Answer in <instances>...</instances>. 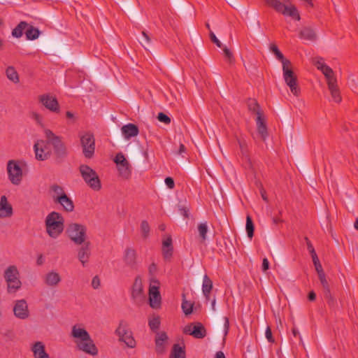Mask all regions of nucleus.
I'll use <instances>...</instances> for the list:
<instances>
[{"mask_svg": "<svg viewBox=\"0 0 358 358\" xmlns=\"http://www.w3.org/2000/svg\"><path fill=\"white\" fill-rule=\"evenodd\" d=\"M50 190L53 193L52 198H53V200L55 202L58 201V198L59 196L66 195L62 187H61L57 184L52 185L50 187Z\"/></svg>", "mask_w": 358, "mask_h": 358, "instance_id": "c9c22d12", "label": "nucleus"}, {"mask_svg": "<svg viewBox=\"0 0 358 358\" xmlns=\"http://www.w3.org/2000/svg\"><path fill=\"white\" fill-rule=\"evenodd\" d=\"M44 143L45 142L43 141H40L34 144L36 158L38 160L44 161L48 159L50 155L48 151H45L43 148Z\"/></svg>", "mask_w": 358, "mask_h": 358, "instance_id": "412c9836", "label": "nucleus"}, {"mask_svg": "<svg viewBox=\"0 0 358 358\" xmlns=\"http://www.w3.org/2000/svg\"><path fill=\"white\" fill-rule=\"evenodd\" d=\"M169 358H186L185 348L180 347L178 344H174L170 353Z\"/></svg>", "mask_w": 358, "mask_h": 358, "instance_id": "c756f323", "label": "nucleus"}, {"mask_svg": "<svg viewBox=\"0 0 358 358\" xmlns=\"http://www.w3.org/2000/svg\"><path fill=\"white\" fill-rule=\"evenodd\" d=\"M13 210L6 196H1L0 199V218L10 217Z\"/></svg>", "mask_w": 358, "mask_h": 358, "instance_id": "a211bd4d", "label": "nucleus"}, {"mask_svg": "<svg viewBox=\"0 0 358 358\" xmlns=\"http://www.w3.org/2000/svg\"><path fill=\"white\" fill-rule=\"evenodd\" d=\"M157 271V265L155 263H152L149 266V272L151 274H154Z\"/></svg>", "mask_w": 358, "mask_h": 358, "instance_id": "69168bd1", "label": "nucleus"}, {"mask_svg": "<svg viewBox=\"0 0 358 358\" xmlns=\"http://www.w3.org/2000/svg\"><path fill=\"white\" fill-rule=\"evenodd\" d=\"M265 3L275 10L284 15L292 17L299 21L301 17L296 8L294 5L286 6L278 0H264Z\"/></svg>", "mask_w": 358, "mask_h": 358, "instance_id": "6e6552de", "label": "nucleus"}, {"mask_svg": "<svg viewBox=\"0 0 358 358\" xmlns=\"http://www.w3.org/2000/svg\"><path fill=\"white\" fill-rule=\"evenodd\" d=\"M224 336H226L228 334L229 329V321L228 317H224Z\"/></svg>", "mask_w": 358, "mask_h": 358, "instance_id": "680f3d73", "label": "nucleus"}, {"mask_svg": "<svg viewBox=\"0 0 358 358\" xmlns=\"http://www.w3.org/2000/svg\"><path fill=\"white\" fill-rule=\"evenodd\" d=\"M162 250L164 259H169L172 257L173 248H166L162 246Z\"/></svg>", "mask_w": 358, "mask_h": 358, "instance_id": "09e8293b", "label": "nucleus"}, {"mask_svg": "<svg viewBox=\"0 0 358 358\" xmlns=\"http://www.w3.org/2000/svg\"><path fill=\"white\" fill-rule=\"evenodd\" d=\"M314 63L318 70H321L323 68V66H325L327 65L324 62V59L322 57H316L315 59Z\"/></svg>", "mask_w": 358, "mask_h": 358, "instance_id": "3c124183", "label": "nucleus"}, {"mask_svg": "<svg viewBox=\"0 0 358 358\" xmlns=\"http://www.w3.org/2000/svg\"><path fill=\"white\" fill-rule=\"evenodd\" d=\"M197 229L201 241H205L206 240V234L208 232L207 223L203 222L199 224Z\"/></svg>", "mask_w": 358, "mask_h": 358, "instance_id": "a19ab883", "label": "nucleus"}, {"mask_svg": "<svg viewBox=\"0 0 358 358\" xmlns=\"http://www.w3.org/2000/svg\"><path fill=\"white\" fill-rule=\"evenodd\" d=\"M185 296L182 294V309L185 315H189L192 312L193 303L190 301H188L185 299Z\"/></svg>", "mask_w": 358, "mask_h": 358, "instance_id": "58836bf2", "label": "nucleus"}, {"mask_svg": "<svg viewBox=\"0 0 358 358\" xmlns=\"http://www.w3.org/2000/svg\"><path fill=\"white\" fill-rule=\"evenodd\" d=\"M258 134L264 141L268 136L267 127L264 122L262 114H258L256 119Z\"/></svg>", "mask_w": 358, "mask_h": 358, "instance_id": "5701e85b", "label": "nucleus"}, {"mask_svg": "<svg viewBox=\"0 0 358 358\" xmlns=\"http://www.w3.org/2000/svg\"><path fill=\"white\" fill-rule=\"evenodd\" d=\"M245 229L248 234V236L251 239L254 236L255 227L252 220L250 215H248L246 217Z\"/></svg>", "mask_w": 358, "mask_h": 358, "instance_id": "4c0bfd02", "label": "nucleus"}, {"mask_svg": "<svg viewBox=\"0 0 358 358\" xmlns=\"http://www.w3.org/2000/svg\"><path fill=\"white\" fill-rule=\"evenodd\" d=\"M91 243L90 241L85 242L78 250V259L82 264L83 266H85L89 262L91 256Z\"/></svg>", "mask_w": 358, "mask_h": 358, "instance_id": "4468645a", "label": "nucleus"}, {"mask_svg": "<svg viewBox=\"0 0 358 358\" xmlns=\"http://www.w3.org/2000/svg\"><path fill=\"white\" fill-rule=\"evenodd\" d=\"M100 285V280L98 276H94L92 280V286L94 289H97Z\"/></svg>", "mask_w": 358, "mask_h": 358, "instance_id": "13d9d810", "label": "nucleus"}, {"mask_svg": "<svg viewBox=\"0 0 358 358\" xmlns=\"http://www.w3.org/2000/svg\"><path fill=\"white\" fill-rule=\"evenodd\" d=\"M83 152L86 158L91 159L94 154L95 140L94 135L90 132H85L80 135Z\"/></svg>", "mask_w": 358, "mask_h": 358, "instance_id": "1a4fd4ad", "label": "nucleus"}, {"mask_svg": "<svg viewBox=\"0 0 358 358\" xmlns=\"http://www.w3.org/2000/svg\"><path fill=\"white\" fill-rule=\"evenodd\" d=\"M183 332L186 334L193 336L196 338H203L206 335V329L200 322L192 323L185 326Z\"/></svg>", "mask_w": 358, "mask_h": 358, "instance_id": "ddd939ff", "label": "nucleus"}, {"mask_svg": "<svg viewBox=\"0 0 358 358\" xmlns=\"http://www.w3.org/2000/svg\"><path fill=\"white\" fill-rule=\"evenodd\" d=\"M56 202L59 203L66 212H72L74 209L73 201L66 194L59 196Z\"/></svg>", "mask_w": 358, "mask_h": 358, "instance_id": "393cba45", "label": "nucleus"}, {"mask_svg": "<svg viewBox=\"0 0 358 358\" xmlns=\"http://www.w3.org/2000/svg\"><path fill=\"white\" fill-rule=\"evenodd\" d=\"M223 52L226 60L229 63L232 64L234 62V57L231 50L227 47L224 46L223 48Z\"/></svg>", "mask_w": 358, "mask_h": 358, "instance_id": "a18cd8bd", "label": "nucleus"}, {"mask_svg": "<svg viewBox=\"0 0 358 358\" xmlns=\"http://www.w3.org/2000/svg\"><path fill=\"white\" fill-rule=\"evenodd\" d=\"M125 265L131 269H135L137 265V254L134 249L127 248L125 249L122 257Z\"/></svg>", "mask_w": 358, "mask_h": 358, "instance_id": "2eb2a0df", "label": "nucleus"}, {"mask_svg": "<svg viewBox=\"0 0 358 358\" xmlns=\"http://www.w3.org/2000/svg\"><path fill=\"white\" fill-rule=\"evenodd\" d=\"M150 306L152 308H157L161 303V296L159 287L156 285H150L149 289Z\"/></svg>", "mask_w": 358, "mask_h": 358, "instance_id": "f3484780", "label": "nucleus"}, {"mask_svg": "<svg viewBox=\"0 0 358 358\" xmlns=\"http://www.w3.org/2000/svg\"><path fill=\"white\" fill-rule=\"evenodd\" d=\"M131 296L135 301H141L144 299L142 279L136 276L132 286Z\"/></svg>", "mask_w": 358, "mask_h": 358, "instance_id": "dca6fc26", "label": "nucleus"}, {"mask_svg": "<svg viewBox=\"0 0 358 358\" xmlns=\"http://www.w3.org/2000/svg\"><path fill=\"white\" fill-rule=\"evenodd\" d=\"M6 75L7 78L13 83H18L20 82L19 75L13 66H9L6 69Z\"/></svg>", "mask_w": 358, "mask_h": 358, "instance_id": "7c9ffc66", "label": "nucleus"}, {"mask_svg": "<svg viewBox=\"0 0 358 358\" xmlns=\"http://www.w3.org/2000/svg\"><path fill=\"white\" fill-rule=\"evenodd\" d=\"M157 118L159 122H164L165 124H169L171 122L170 117L163 113H159L158 114Z\"/></svg>", "mask_w": 358, "mask_h": 358, "instance_id": "8fccbe9b", "label": "nucleus"}, {"mask_svg": "<svg viewBox=\"0 0 358 358\" xmlns=\"http://www.w3.org/2000/svg\"><path fill=\"white\" fill-rule=\"evenodd\" d=\"M162 246L166 248H173L172 238L170 236H167L163 240Z\"/></svg>", "mask_w": 358, "mask_h": 358, "instance_id": "6e6d98bb", "label": "nucleus"}, {"mask_svg": "<svg viewBox=\"0 0 358 358\" xmlns=\"http://www.w3.org/2000/svg\"><path fill=\"white\" fill-rule=\"evenodd\" d=\"M299 37L304 40L315 41L317 35L313 28L305 27L300 31Z\"/></svg>", "mask_w": 358, "mask_h": 358, "instance_id": "bb28decb", "label": "nucleus"}, {"mask_svg": "<svg viewBox=\"0 0 358 358\" xmlns=\"http://www.w3.org/2000/svg\"><path fill=\"white\" fill-rule=\"evenodd\" d=\"M269 49L275 56L276 59L279 60L282 64L289 61L288 59L285 58L282 53L280 51L278 46L275 43L270 45Z\"/></svg>", "mask_w": 358, "mask_h": 358, "instance_id": "72a5a7b5", "label": "nucleus"}, {"mask_svg": "<svg viewBox=\"0 0 358 358\" xmlns=\"http://www.w3.org/2000/svg\"><path fill=\"white\" fill-rule=\"evenodd\" d=\"M248 109L255 113L258 116V114H262L258 103L255 99H250L248 103Z\"/></svg>", "mask_w": 358, "mask_h": 358, "instance_id": "ea45409f", "label": "nucleus"}, {"mask_svg": "<svg viewBox=\"0 0 358 358\" xmlns=\"http://www.w3.org/2000/svg\"><path fill=\"white\" fill-rule=\"evenodd\" d=\"M115 163L117 164V166L125 164L127 162H128L126 158L124 157V155L122 152L117 153L114 159Z\"/></svg>", "mask_w": 358, "mask_h": 358, "instance_id": "de8ad7c7", "label": "nucleus"}, {"mask_svg": "<svg viewBox=\"0 0 358 358\" xmlns=\"http://www.w3.org/2000/svg\"><path fill=\"white\" fill-rule=\"evenodd\" d=\"M168 339L165 332L157 333L155 338L156 351L162 353L164 351V343Z\"/></svg>", "mask_w": 358, "mask_h": 358, "instance_id": "cd10ccee", "label": "nucleus"}, {"mask_svg": "<svg viewBox=\"0 0 358 358\" xmlns=\"http://www.w3.org/2000/svg\"><path fill=\"white\" fill-rule=\"evenodd\" d=\"M210 38L213 43L216 44V45L219 48H222V43L219 41V39L216 37L215 34L213 32H210Z\"/></svg>", "mask_w": 358, "mask_h": 358, "instance_id": "864d4df0", "label": "nucleus"}, {"mask_svg": "<svg viewBox=\"0 0 358 358\" xmlns=\"http://www.w3.org/2000/svg\"><path fill=\"white\" fill-rule=\"evenodd\" d=\"M320 283L322 284L324 289H325L327 292H329V285L327 280V278H325L323 279H320Z\"/></svg>", "mask_w": 358, "mask_h": 358, "instance_id": "bf43d9fd", "label": "nucleus"}, {"mask_svg": "<svg viewBox=\"0 0 358 358\" xmlns=\"http://www.w3.org/2000/svg\"><path fill=\"white\" fill-rule=\"evenodd\" d=\"M117 166V170L120 176L124 179H129L131 176V165L129 162L125 164H120Z\"/></svg>", "mask_w": 358, "mask_h": 358, "instance_id": "c85d7f7f", "label": "nucleus"}, {"mask_svg": "<svg viewBox=\"0 0 358 358\" xmlns=\"http://www.w3.org/2000/svg\"><path fill=\"white\" fill-rule=\"evenodd\" d=\"M141 231L142 233V236L144 238H147L149 236L150 233V226L147 221H142L141 224Z\"/></svg>", "mask_w": 358, "mask_h": 358, "instance_id": "c03bdc74", "label": "nucleus"}, {"mask_svg": "<svg viewBox=\"0 0 358 358\" xmlns=\"http://www.w3.org/2000/svg\"><path fill=\"white\" fill-rule=\"evenodd\" d=\"M150 328L152 331H156L159 328L160 326V318L159 316L153 317L150 318L148 322Z\"/></svg>", "mask_w": 358, "mask_h": 358, "instance_id": "37998d69", "label": "nucleus"}, {"mask_svg": "<svg viewBox=\"0 0 358 358\" xmlns=\"http://www.w3.org/2000/svg\"><path fill=\"white\" fill-rule=\"evenodd\" d=\"M141 34L142 36L141 38L139 39V42L145 50H148V48L151 43V38L145 31H142Z\"/></svg>", "mask_w": 358, "mask_h": 358, "instance_id": "79ce46f5", "label": "nucleus"}, {"mask_svg": "<svg viewBox=\"0 0 358 358\" xmlns=\"http://www.w3.org/2000/svg\"><path fill=\"white\" fill-rule=\"evenodd\" d=\"M308 299L310 301H314L315 299H316V294L315 293L313 292V291H311L310 292V293L308 294Z\"/></svg>", "mask_w": 358, "mask_h": 358, "instance_id": "774afa93", "label": "nucleus"}, {"mask_svg": "<svg viewBox=\"0 0 358 358\" xmlns=\"http://www.w3.org/2000/svg\"><path fill=\"white\" fill-rule=\"evenodd\" d=\"M44 134L47 143L52 145L53 148L62 143V138L55 135L51 130L46 129L44 131Z\"/></svg>", "mask_w": 358, "mask_h": 358, "instance_id": "b1692460", "label": "nucleus"}, {"mask_svg": "<svg viewBox=\"0 0 358 358\" xmlns=\"http://www.w3.org/2000/svg\"><path fill=\"white\" fill-rule=\"evenodd\" d=\"M53 149L57 158L63 159L67 155V150L63 142L56 145Z\"/></svg>", "mask_w": 358, "mask_h": 358, "instance_id": "f704fd0d", "label": "nucleus"}, {"mask_svg": "<svg viewBox=\"0 0 358 358\" xmlns=\"http://www.w3.org/2000/svg\"><path fill=\"white\" fill-rule=\"evenodd\" d=\"M324 76L327 79V83L328 86L331 84L337 83V80H336V78L334 75V72L333 70H332V73H327L324 75Z\"/></svg>", "mask_w": 358, "mask_h": 358, "instance_id": "49530a36", "label": "nucleus"}, {"mask_svg": "<svg viewBox=\"0 0 358 358\" xmlns=\"http://www.w3.org/2000/svg\"><path fill=\"white\" fill-rule=\"evenodd\" d=\"M28 26H29V24L26 22H24V21L20 22L16 26V27L13 29V31H12L13 36H14L15 38H20L22 36L24 31L28 27Z\"/></svg>", "mask_w": 358, "mask_h": 358, "instance_id": "473e14b6", "label": "nucleus"}, {"mask_svg": "<svg viewBox=\"0 0 358 358\" xmlns=\"http://www.w3.org/2000/svg\"><path fill=\"white\" fill-rule=\"evenodd\" d=\"M322 73L324 74V76L327 73H332V69L330 68L329 66L326 65L325 66H323V68L320 70Z\"/></svg>", "mask_w": 358, "mask_h": 358, "instance_id": "0e129e2a", "label": "nucleus"}, {"mask_svg": "<svg viewBox=\"0 0 358 358\" xmlns=\"http://www.w3.org/2000/svg\"><path fill=\"white\" fill-rule=\"evenodd\" d=\"M38 101L48 110L53 113L59 112V105L56 97L44 94L38 96Z\"/></svg>", "mask_w": 358, "mask_h": 358, "instance_id": "f8f14e48", "label": "nucleus"}, {"mask_svg": "<svg viewBox=\"0 0 358 358\" xmlns=\"http://www.w3.org/2000/svg\"><path fill=\"white\" fill-rule=\"evenodd\" d=\"M14 315L20 320H26L29 317V310L25 299L17 300L13 306Z\"/></svg>", "mask_w": 358, "mask_h": 358, "instance_id": "9b49d317", "label": "nucleus"}, {"mask_svg": "<svg viewBox=\"0 0 358 358\" xmlns=\"http://www.w3.org/2000/svg\"><path fill=\"white\" fill-rule=\"evenodd\" d=\"M44 282L48 287H55L61 282V276L56 271H50L44 275Z\"/></svg>", "mask_w": 358, "mask_h": 358, "instance_id": "6ab92c4d", "label": "nucleus"}, {"mask_svg": "<svg viewBox=\"0 0 358 358\" xmlns=\"http://www.w3.org/2000/svg\"><path fill=\"white\" fill-rule=\"evenodd\" d=\"M311 257H312V259H313V264L314 265L315 264H320V261H319V259L317 257V255L316 254V252L313 253L311 255Z\"/></svg>", "mask_w": 358, "mask_h": 358, "instance_id": "338daca9", "label": "nucleus"}, {"mask_svg": "<svg viewBox=\"0 0 358 358\" xmlns=\"http://www.w3.org/2000/svg\"><path fill=\"white\" fill-rule=\"evenodd\" d=\"M31 350L33 352L34 358H48L50 357L45 351V345L41 341L34 343Z\"/></svg>", "mask_w": 358, "mask_h": 358, "instance_id": "aec40b11", "label": "nucleus"}, {"mask_svg": "<svg viewBox=\"0 0 358 358\" xmlns=\"http://www.w3.org/2000/svg\"><path fill=\"white\" fill-rule=\"evenodd\" d=\"M269 268V262L266 258H264L262 261V271H266Z\"/></svg>", "mask_w": 358, "mask_h": 358, "instance_id": "e2e57ef3", "label": "nucleus"}, {"mask_svg": "<svg viewBox=\"0 0 358 358\" xmlns=\"http://www.w3.org/2000/svg\"><path fill=\"white\" fill-rule=\"evenodd\" d=\"M27 164L23 160L10 159L7 162L6 171L9 181L13 185H20L26 175Z\"/></svg>", "mask_w": 358, "mask_h": 358, "instance_id": "f03ea898", "label": "nucleus"}, {"mask_svg": "<svg viewBox=\"0 0 358 358\" xmlns=\"http://www.w3.org/2000/svg\"><path fill=\"white\" fill-rule=\"evenodd\" d=\"M3 276L7 283L8 292H16L21 287L22 282L20 280V273L15 266H9L5 270Z\"/></svg>", "mask_w": 358, "mask_h": 358, "instance_id": "39448f33", "label": "nucleus"}, {"mask_svg": "<svg viewBox=\"0 0 358 358\" xmlns=\"http://www.w3.org/2000/svg\"><path fill=\"white\" fill-rule=\"evenodd\" d=\"M165 183L169 189H173L175 187L174 180L171 177H167L165 178Z\"/></svg>", "mask_w": 358, "mask_h": 358, "instance_id": "4d7b16f0", "label": "nucleus"}, {"mask_svg": "<svg viewBox=\"0 0 358 358\" xmlns=\"http://www.w3.org/2000/svg\"><path fill=\"white\" fill-rule=\"evenodd\" d=\"M283 79L293 95L298 96L301 90L298 84L297 76L293 71L292 62L289 60L282 64Z\"/></svg>", "mask_w": 358, "mask_h": 358, "instance_id": "20e7f679", "label": "nucleus"}, {"mask_svg": "<svg viewBox=\"0 0 358 358\" xmlns=\"http://www.w3.org/2000/svg\"><path fill=\"white\" fill-rule=\"evenodd\" d=\"M47 234L52 238H57L64 231V219L57 212L49 213L45 220Z\"/></svg>", "mask_w": 358, "mask_h": 358, "instance_id": "7ed1b4c3", "label": "nucleus"}, {"mask_svg": "<svg viewBox=\"0 0 358 358\" xmlns=\"http://www.w3.org/2000/svg\"><path fill=\"white\" fill-rule=\"evenodd\" d=\"M31 118L34 120L37 124L40 125L43 124V117L40 114L34 112L31 113Z\"/></svg>", "mask_w": 358, "mask_h": 358, "instance_id": "603ef678", "label": "nucleus"}, {"mask_svg": "<svg viewBox=\"0 0 358 358\" xmlns=\"http://www.w3.org/2000/svg\"><path fill=\"white\" fill-rule=\"evenodd\" d=\"M121 130L124 137L127 139L136 136L139 132L138 127L131 123L124 125Z\"/></svg>", "mask_w": 358, "mask_h": 358, "instance_id": "4be33fe9", "label": "nucleus"}, {"mask_svg": "<svg viewBox=\"0 0 358 358\" xmlns=\"http://www.w3.org/2000/svg\"><path fill=\"white\" fill-rule=\"evenodd\" d=\"M305 239L306 241L307 248H308V251L310 252V255L315 253V250L312 243H310V241L308 240V238L307 237Z\"/></svg>", "mask_w": 358, "mask_h": 358, "instance_id": "052dcab7", "label": "nucleus"}, {"mask_svg": "<svg viewBox=\"0 0 358 358\" xmlns=\"http://www.w3.org/2000/svg\"><path fill=\"white\" fill-rule=\"evenodd\" d=\"M265 336L268 342L274 343V339L272 336V331H271L270 327H268V326L266 327V329L265 331Z\"/></svg>", "mask_w": 358, "mask_h": 358, "instance_id": "5fc2aeb1", "label": "nucleus"}, {"mask_svg": "<svg viewBox=\"0 0 358 358\" xmlns=\"http://www.w3.org/2000/svg\"><path fill=\"white\" fill-rule=\"evenodd\" d=\"M66 234L69 238L76 245H82L87 242V227L85 225L71 223L66 229Z\"/></svg>", "mask_w": 358, "mask_h": 358, "instance_id": "0eeeda50", "label": "nucleus"}, {"mask_svg": "<svg viewBox=\"0 0 358 358\" xmlns=\"http://www.w3.org/2000/svg\"><path fill=\"white\" fill-rule=\"evenodd\" d=\"M213 289V281L210 278L205 275L203 279L202 292L206 300L210 299V293Z\"/></svg>", "mask_w": 358, "mask_h": 358, "instance_id": "a878e982", "label": "nucleus"}, {"mask_svg": "<svg viewBox=\"0 0 358 358\" xmlns=\"http://www.w3.org/2000/svg\"><path fill=\"white\" fill-rule=\"evenodd\" d=\"M115 332L119 336V340L124 342L127 346L131 348L136 346V341L134 340L132 336V332L129 329L127 322L121 321Z\"/></svg>", "mask_w": 358, "mask_h": 358, "instance_id": "9d476101", "label": "nucleus"}, {"mask_svg": "<svg viewBox=\"0 0 358 358\" xmlns=\"http://www.w3.org/2000/svg\"><path fill=\"white\" fill-rule=\"evenodd\" d=\"M25 34L28 40H35L39 36L40 31L37 28L29 25L26 29Z\"/></svg>", "mask_w": 358, "mask_h": 358, "instance_id": "e433bc0d", "label": "nucleus"}, {"mask_svg": "<svg viewBox=\"0 0 358 358\" xmlns=\"http://www.w3.org/2000/svg\"><path fill=\"white\" fill-rule=\"evenodd\" d=\"M328 89L331 93L333 101L336 103H340L342 99L337 83L329 85Z\"/></svg>", "mask_w": 358, "mask_h": 358, "instance_id": "2f4dec72", "label": "nucleus"}, {"mask_svg": "<svg viewBox=\"0 0 358 358\" xmlns=\"http://www.w3.org/2000/svg\"><path fill=\"white\" fill-rule=\"evenodd\" d=\"M80 175L86 184L92 189L99 191L101 188L100 179L96 172L87 165L82 164L79 167Z\"/></svg>", "mask_w": 358, "mask_h": 358, "instance_id": "423d86ee", "label": "nucleus"}, {"mask_svg": "<svg viewBox=\"0 0 358 358\" xmlns=\"http://www.w3.org/2000/svg\"><path fill=\"white\" fill-rule=\"evenodd\" d=\"M71 336L74 338V342L80 350L93 356L98 354L97 348L82 324H77L72 327Z\"/></svg>", "mask_w": 358, "mask_h": 358, "instance_id": "f257e3e1", "label": "nucleus"}]
</instances>
